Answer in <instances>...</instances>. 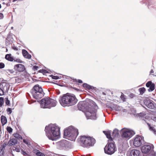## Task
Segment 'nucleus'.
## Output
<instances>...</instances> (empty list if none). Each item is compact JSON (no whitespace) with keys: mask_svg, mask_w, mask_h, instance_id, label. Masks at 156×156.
Listing matches in <instances>:
<instances>
[{"mask_svg":"<svg viewBox=\"0 0 156 156\" xmlns=\"http://www.w3.org/2000/svg\"><path fill=\"white\" fill-rule=\"evenodd\" d=\"M77 100L75 96L72 94L67 93L60 97L59 102L63 107L70 106L75 105Z\"/></svg>","mask_w":156,"mask_h":156,"instance_id":"f257e3e1","label":"nucleus"},{"mask_svg":"<svg viewBox=\"0 0 156 156\" xmlns=\"http://www.w3.org/2000/svg\"><path fill=\"white\" fill-rule=\"evenodd\" d=\"M57 101L49 97L42 98L40 101V105L41 108H50L55 106Z\"/></svg>","mask_w":156,"mask_h":156,"instance_id":"f03ea898","label":"nucleus"},{"mask_svg":"<svg viewBox=\"0 0 156 156\" xmlns=\"http://www.w3.org/2000/svg\"><path fill=\"white\" fill-rule=\"evenodd\" d=\"M80 141L83 144V146L86 147L93 146L96 142V140L94 138L89 136H80Z\"/></svg>","mask_w":156,"mask_h":156,"instance_id":"7ed1b4c3","label":"nucleus"},{"mask_svg":"<svg viewBox=\"0 0 156 156\" xmlns=\"http://www.w3.org/2000/svg\"><path fill=\"white\" fill-rule=\"evenodd\" d=\"M46 133L49 139L55 140L56 139V137L60 135V128L55 125H53L51 127V132H46Z\"/></svg>","mask_w":156,"mask_h":156,"instance_id":"20e7f679","label":"nucleus"},{"mask_svg":"<svg viewBox=\"0 0 156 156\" xmlns=\"http://www.w3.org/2000/svg\"><path fill=\"white\" fill-rule=\"evenodd\" d=\"M31 93L33 98L36 99L41 98L44 94L41 87L38 84L33 87L31 90Z\"/></svg>","mask_w":156,"mask_h":156,"instance_id":"39448f33","label":"nucleus"},{"mask_svg":"<svg viewBox=\"0 0 156 156\" xmlns=\"http://www.w3.org/2000/svg\"><path fill=\"white\" fill-rule=\"evenodd\" d=\"M97 110L92 106L86 109L85 114L88 119H96Z\"/></svg>","mask_w":156,"mask_h":156,"instance_id":"423d86ee","label":"nucleus"},{"mask_svg":"<svg viewBox=\"0 0 156 156\" xmlns=\"http://www.w3.org/2000/svg\"><path fill=\"white\" fill-rule=\"evenodd\" d=\"M104 149L105 153L111 155L114 153L116 151V147L113 143L112 142H108Z\"/></svg>","mask_w":156,"mask_h":156,"instance_id":"0eeeda50","label":"nucleus"},{"mask_svg":"<svg viewBox=\"0 0 156 156\" xmlns=\"http://www.w3.org/2000/svg\"><path fill=\"white\" fill-rule=\"evenodd\" d=\"M122 137L126 139H129L134 134V132L129 129L123 128L121 131Z\"/></svg>","mask_w":156,"mask_h":156,"instance_id":"6e6552de","label":"nucleus"},{"mask_svg":"<svg viewBox=\"0 0 156 156\" xmlns=\"http://www.w3.org/2000/svg\"><path fill=\"white\" fill-rule=\"evenodd\" d=\"M144 140V137L141 136L137 135L134 138L133 145L136 147H139L141 145Z\"/></svg>","mask_w":156,"mask_h":156,"instance_id":"1a4fd4ad","label":"nucleus"},{"mask_svg":"<svg viewBox=\"0 0 156 156\" xmlns=\"http://www.w3.org/2000/svg\"><path fill=\"white\" fill-rule=\"evenodd\" d=\"M10 85L6 82L2 81L0 83V88L4 92H7L9 90Z\"/></svg>","mask_w":156,"mask_h":156,"instance_id":"9d476101","label":"nucleus"},{"mask_svg":"<svg viewBox=\"0 0 156 156\" xmlns=\"http://www.w3.org/2000/svg\"><path fill=\"white\" fill-rule=\"evenodd\" d=\"M70 129L72 139L73 140H75L79 134L78 130L72 126H70Z\"/></svg>","mask_w":156,"mask_h":156,"instance_id":"9b49d317","label":"nucleus"},{"mask_svg":"<svg viewBox=\"0 0 156 156\" xmlns=\"http://www.w3.org/2000/svg\"><path fill=\"white\" fill-rule=\"evenodd\" d=\"M14 69L17 72L21 73L23 72L25 69V66L22 64H19L15 65Z\"/></svg>","mask_w":156,"mask_h":156,"instance_id":"f8f14e48","label":"nucleus"},{"mask_svg":"<svg viewBox=\"0 0 156 156\" xmlns=\"http://www.w3.org/2000/svg\"><path fill=\"white\" fill-rule=\"evenodd\" d=\"M146 86L147 87H149L148 89L149 92L152 91L154 89L155 84L152 83L151 81L148 82L146 84Z\"/></svg>","mask_w":156,"mask_h":156,"instance_id":"ddd939ff","label":"nucleus"},{"mask_svg":"<svg viewBox=\"0 0 156 156\" xmlns=\"http://www.w3.org/2000/svg\"><path fill=\"white\" fill-rule=\"evenodd\" d=\"M151 149V146L149 145H144L142 147V152L144 153H148Z\"/></svg>","mask_w":156,"mask_h":156,"instance_id":"4468645a","label":"nucleus"},{"mask_svg":"<svg viewBox=\"0 0 156 156\" xmlns=\"http://www.w3.org/2000/svg\"><path fill=\"white\" fill-rule=\"evenodd\" d=\"M103 133L106 136V137L109 139L108 142H113L112 138L111 136V132L110 131H103Z\"/></svg>","mask_w":156,"mask_h":156,"instance_id":"2eb2a0df","label":"nucleus"},{"mask_svg":"<svg viewBox=\"0 0 156 156\" xmlns=\"http://www.w3.org/2000/svg\"><path fill=\"white\" fill-rule=\"evenodd\" d=\"M70 126L64 131V136H67L69 137H72V135L71 134Z\"/></svg>","mask_w":156,"mask_h":156,"instance_id":"dca6fc26","label":"nucleus"},{"mask_svg":"<svg viewBox=\"0 0 156 156\" xmlns=\"http://www.w3.org/2000/svg\"><path fill=\"white\" fill-rule=\"evenodd\" d=\"M144 103L147 107L151 109L154 108V105L150 101L147 100L144 101Z\"/></svg>","mask_w":156,"mask_h":156,"instance_id":"f3484780","label":"nucleus"},{"mask_svg":"<svg viewBox=\"0 0 156 156\" xmlns=\"http://www.w3.org/2000/svg\"><path fill=\"white\" fill-rule=\"evenodd\" d=\"M22 54L23 56L27 59H30L31 58V56L29 54L28 52L25 49L22 50Z\"/></svg>","mask_w":156,"mask_h":156,"instance_id":"a211bd4d","label":"nucleus"},{"mask_svg":"<svg viewBox=\"0 0 156 156\" xmlns=\"http://www.w3.org/2000/svg\"><path fill=\"white\" fill-rule=\"evenodd\" d=\"M140 152L139 150H133L130 152L131 156H139Z\"/></svg>","mask_w":156,"mask_h":156,"instance_id":"6ab92c4d","label":"nucleus"},{"mask_svg":"<svg viewBox=\"0 0 156 156\" xmlns=\"http://www.w3.org/2000/svg\"><path fill=\"white\" fill-rule=\"evenodd\" d=\"M17 140L15 138L10 139L8 142V145L9 146H12L16 144L17 143Z\"/></svg>","mask_w":156,"mask_h":156,"instance_id":"aec40b11","label":"nucleus"},{"mask_svg":"<svg viewBox=\"0 0 156 156\" xmlns=\"http://www.w3.org/2000/svg\"><path fill=\"white\" fill-rule=\"evenodd\" d=\"M5 58L8 61L12 62L14 60L13 57L12 56L11 54H7L5 55Z\"/></svg>","mask_w":156,"mask_h":156,"instance_id":"412c9836","label":"nucleus"},{"mask_svg":"<svg viewBox=\"0 0 156 156\" xmlns=\"http://www.w3.org/2000/svg\"><path fill=\"white\" fill-rule=\"evenodd\" d=\"M1 122L2 126L6 124L7 122L6 117L4 115H2L1 117Z\"/></svg>","mask_w":156,"mask_h":156,"instance_id":"4be33fe9","label":"nucleus"},{"mask_svg":"<svg viewBox=\"0 0 156 156\" xmlns=\"http://www.w3.org/2000/svg\"><path fill=\"white\" fill-rule=\"evenodd\" d=\"M34 152L36 153V154L37 156H45L44 154L40 152L39 150H34Z\"/></svg>","mask_w":156,"mask_h":156,"instance_id":"5701e85b","label":"nucleus"},{"mask_svg":"<svg viewBox=\"0 0 156 156\" xmlns=\"http://www.w3.org/2000/svg\"><path fill=\"white\" fill-rule=\"evenodd\" d=\"M13 135L18 140H22L23 139L22 136L18 133H14Z\"/></svg>","mask_w":156,"mask_h":156,"instance_id":"b1692460","label":"nucleus"},{"mask_svg":"<svg viewBox=\"0 0 156 156\" xmlns=\"http://www.w3.org/2000/svg\"><path fill=\"white\" fill-rule=\"evenodd\" d=\"M83 86L84 88L89 90L92 89L93 87L86 83H83Z\"/></svg>","mask_w":156,"mask_h":156,"instance_id":"393cba45","label":"nucleus"},{"mask_svg":"<svg viewBox=\"0 0 156 156\" xmlns=\"http://www.w3.org/2000/svg\"><path fill=\"white\" fill-rule=\"evenodd\" d=\"M147 125L148 126L149 129L151 130L153 132L156 134V130L153 127L151 126V125L148 123H147Z\"/></svg>","mask_w":156,"mask_h":156,"instance_id":"a878e982","label":"nucleus"},{"mask_svg":"<svg viewBox=\"0 0 156 156\" xmlns=\"http://www.w3.org/2000/svg\"><path fill=\"white\" fill-rule=\"evenodd\" d=\"M22 78L24 79V78H28L30 76V75L29 73L27 72H24L22 74Z\"/></svg>","mask_w":156,"mask_h":156,"instance_id":"bb28decb","label":"nucleus"},{"mask_svg":"<svg viewBox=\"0 0 156 156\" xmlns=\"http://www.w3.org/2000/svg\"><path fill=\"white\" fill-rule=\"evenodd\" d=\"M139 91L140 95H142L146 91V89L144 87H141L139 89Z\"/></svg>","mask_w":156,"mask_h":156,"instance_id":"cd10ccee","label":"nucleus"},{"mask_svg":"<svg viewBox=\"0 0 156 156\" xmlns=\"http://www.w3.org/2000/svg\"><path fill=\"white\" fill-rule=\"evenodd\" d=\"M71 79L73 80V82L76 83H83L82 81L80 79L77 80L76 79L74 78H71Z\"/></svg>","mask_w":156,"mask_h":156,"instance_id":"c85d7f7f","label":"nucleus"},{"mask_svg":"<svg viewBox=\"0 0 156 156\" xmlns=\"http://www.w3.org/2000/svg\"><path fill=\"white\" fill-rule=\"evenodd\" d=\"M117 105H111L109 106V108H111L112 110H117Z\"/></svg>","mask_w":156,"mask_h":156,"instance_id":"c756f323","label":"nucleus"},{"mask_svg":"<svg viewBox=\"0 0 156 156\" xmlns=\"http://www.w3.org/2000/svg\"><path fill=\"white\" fill-rule=\"evenodd\" d=\"M119 134L118 131L117 129H114L112 133V136H116Z\"/></svg>","mask_w":156,"mask_h":156,"instance_id":"7c9ffc66","label":"nucleus"},{"mask_svg":"<svg viewBox=\"0 0 156 156\" xmlns=\"http://www.w3.org/2000/svg\"><path fill=\"white\" fill-rule=\"evenodd\" d=\"M5 148L1 147L0 148V154L1 156H2L4 153Z\"/></svg>","mask_w":156,"mask_h":156,"instance_id":"2f4dec72","label":"nucleus"},{"mask_svg":"<svg viewBox=\"0 0 156 156\" xmlns=\"http://www.w3.org/2000/svg\"><path fill=\"white\" fill-rule=\"evenodd\" d=\"M120 98L123 102L126 101V98H125V96L122 93H121Z\"/></svg>","mask_w":156,"mask_h":156,"instance_id":"473e14b6","label":"nucleus"},{"mask_svg":"<svg viewBox=\"0 0 156 156\" xmlns=\"http://www.w3.org/2000/svg\"><path fill=\"white\" fill-rule=\"evenodd\" d=\"M7 131L9 133H11L12 132V129L10 127L8 126L6 128Z\"/></svg>","mask_w":156,"mask_h":156,"instance_id":"72a5a7b5","label":"nucleus"},{"mask_svg":"<svg viewBox=\"0 0 156 156\" xmlns=\"http://www.w3.org/2000/svg\"><path fill=\"white\" fill-rule=\"evenodd\" d=\"M5 103L8 105H10V101L8 98H5Z\"/></svg>","mask_w":156,"mask_h":156,"instance_id":"f704fd0d","label":"nucleus"},{"mask_svg":"<svg viewBox=\"0 0 156 156\" xmlns=\"http://www.w3.org/2000/svg\"><path fill=\"white\" fill-rule=\"evenodd\" d=\"M7 112H8V114H10L12 112V110L11 108H8L7 109Z\"/></svg>","mask_w":156,"mask_h":156,"instance_id":"c9c22d12","label":"nucleus"},{"mask_svg":"<svg viewBox=\"0 0 156 156\" xmlns=\"http://www.w3.org/2000/svg\"><path fill=\"white\" fill-rule=\"evenodd\" d=\"M146 115V114L143 113H140L139 115V116L140 117H144Z\"/></svg>","mask_w":156,"mask_h":156,"instance_id":"e433bc0d","label":"nucleus"},{"mask_svg":"<svg viewBox=\"0 0 156 156\" xmlns=\"http://www.w3.org/2000/svg\"><path fill=\"white\" fill-rule=\"evenodd\" d=\"M5 67V64L3 63L0 62V69H2Z\"/></svg>","mask_w":156,"mask_h":156,"instance_id":"4c0bfd02","label":"nucleus"},{"mask_svg":"<svg viewBox=\"0 0 156 156\" xmlns=\"http://www.w3.org/2000/svg\"><path fill=\"white\" fill-rule=\"evenodd\" d=\"M21 153L24 155H27V153L25 151H24L23 149L21 150Z\"/></svg>","mask_w":156,"mask_h":156,"instance_id":"58836bf2","label":"nucleus"},{"mask_svg":"<svg viewBox=\"0 0 156 156\" xmlns=\"http://www.w3.org/2000/svg\"><path fill=\"white\" fill-rule=\"evenodd\" d=\"M39 67L38 66H33V69H34V71L37 70L38 69Z\"/></svg>","mask_w":156,"mask_h":156,"instance_id":"ea45409f","label":"nucleus"},{"mask_svg":"<svg viewBox=\"0 0 156 156\" xmlns=\"http://www.w3.org/2000/svg\"><path fill=\"white\" fill-rule=\"evenodd\" d=\"M46 71L44 69H41L39 71V73H42L43 74L46 73Z\"/></svg>","mask_w":156,"mask_h":156,"instance_id":"a19ab883","label":"nucleus"},{"mask_svg":"<svg viewBox=\"0 0 156 156\" xmlns=\"http://www.w3.org/2000/svg\"><path fill=\"white\" fill-rule=\"evenodd\" d=\"M4 91L0 88V96H2L4 94Z\"/></svg>","mask_w":156,"mask_h":156,"instance_id":"79ce46f5","label":"nucleus"},{"mask_svg":"<svg viewBox=\"0 0 156 156\" xmlns=\"http://www.w3.org/2000/svg\"><path fill=\"white\" fill-rule=\"evenodd\" d=\"M7 71L11 73H14V71L13 69H9L7 70Z\"/></svg>","mask_w":156,"mask_h":156,"instance_id":"37998d69","label":"nucleus"},{"mask_svg":"<svg viewBox=\"0 0 156 156\" xmlns=\"http://www.w3.org/2000/svg\"><path fill=\"white\" fill-rule=\"evenodd\" d=\"M14 61H16V62H20V63H21L22 62V61L20 59H16V60H14Z\"/></svg>","mask_w":156,"mask_h":156,"instance_id":"c03bdc74","label":"nucleus"},{"mask_svg":"<svg viewBox=\"0 0 156 156\" xmlns=\"http://www.w3.org/2000/svg\"><path fill=\"white\" fill-rule=\"evenodd\" d=\"M52 78L54 79L57 80L59 78V77L57 76H52Z\"/></svg>","mask_w":156,"mask_h":156,"instance_id":"a18cd8bd","label":"nucleus"},{"mask_svg":"<svg viewBox=\"0 0 156 156\" xmlns=\"http://www.w3.org/2000/svg\"><path fill=\"white\" fill-rule=\"evenodd\" d=\"M135 95L133 94V93H131L129 95V97L131 98H133L134 97H135Z\"/></svg>","mask_w":156,"mask_h":156,"instance_id":"49530a36","label":"nucleus"},{"mask_svg":"<svg viewBox=\"0 0 156 156\" xmlns=\"http://www.w3.org/2000/svg\"><path fill=\"white\" fill-rule=\"evenodd\" d=\"M3 18H4L3 14L1 13H0V20L3 19Z\"/></svg>","mask_w":156,"mask_h":156,"instance_id":"de8ad7c7","label":"nucleus"},{"mask_svg":"<svg viewBox=\"0 0 156 156\" xmlns=\"http://www.w3.org/2000/svg\"><path fill=\"white\" fill-rule=\"evenodd\" d=\"M7 144L5 143H4L1 146V147L4 148L5 149V147H6Z\"/></svg>","mask_w":156,"mask_h":156,"instance_id":"09e8293b","label":"nucleus"},{"mask_svg":"<svg viewBox=\"0 0 156 156\" xmlns=\"http://www.w3.org/2000/svg\"><path fill=\"white\" fill-rule=\"evenodd\" d=\"M23 142L27 144H28V141L26 140L25 139L23 140Z\"/></svg>","mask_w":156,"mask_h":156,"instance_id":"8fccbe9b","label":"nucleus"},{"mask_svg":"<svg viewBox=\"0 0 156 156\" xmlns=\"http://www.w3.org/2000/svg\"><path fill=\"white\" fill-rule=\"evenodd\" d=\"M15 151L17 152H20V149L19 148H16Z\"/></svg>","mask_w":156,"mask_h":156,"instance_id":"3c124183","label":"nucleus"},{"mask_svg":"<svg viewBox=\"0 0 156 156\" xmlns=\"http://www.w3.org/2000/svg\"><path fill=\"white\" fill-rule=\"evenodd\" d=\"M153 120L154 121H156V117H153Z\"/></svg>","mask_w":156,"mask_h":156,"instance_id":"603ef678","label":"nucleus"},{"mask_svg":"<svg viewBox=\"0 0 156 156\" xmlns=\"http://www.w3.org/2000/svg\"><path fill=\"white\" fill-rule=\"evenodd\" d=\"M154 73V71L153 69H152L151 70L150 72V74H151L152 73Z\"/></svg>","mask_w":156,"mask_h":156,"instance_id":"864d4df0","label":"nucleus"},{"mask_svg":"<svg viewBox=\"0 0 156 156\" xmlns=\"http://www.w3.org/2000/svg\"><path fill=\"white\" fill-rule=\"evenodd\" d=\"M14 49L15 50H18V49H17L16 48H14Z\"/></svg>","mask_w":156,"mask_h":156,"instance_id":"5fc2aeb1","label":"nucleus"},{"mask_svg":"<svg viewBox=\"0 0 156 156\" xmlns=\"http://www.w3.org/2000/svg\"><path fill=\"white\" fill-rule=\"evenodd\" d=\"M80 104H78V107H79V106H80Z\"/></svg>","mask_w":156,"mask_h":156,"instance_id":"6e6d98bb","label":"nucleus"},{"mask_svg":"<svg viewBox=\"0 0 156 156\" xmlns=\"http://www.w3.org/2000/svg\"><path fill=\"white\" fill-rule=\"evenodd\" d=\"M2 6H1V4H0V9L1 8Z\"/></svg>","mask_w":156,"mask_h":156,"instance_id":"4d7b16f0","label":"nucleus"},{"mask_svg":"<svg viewBox=\"0 0 156 156\" xmlns=\"http://www.w3.org/2000/svg\"><path fill=\"white\" fill-rule=\"evenodd\" d=\"M74 89L76 90H77V89L76 88H74Z\"/></svg>","mask_w":156,"mask_h":156,"instance_id":"13d9d810","label":"nucleus"},{"mask_svg":"<svg viewBox=\"0 0 156 156\" xmlns=\"http://www.w3.org/2000/svg\"><path fill=\"white\" fill-rule=\"evenodd\" d=\"M13 27H11V29H13Z\"/></svg>","mask_w":156,"mask_h":156,"instance_id":"bf43d9fd","label":"nucleus"}]
</instances>
